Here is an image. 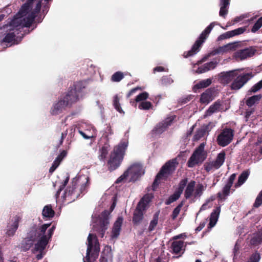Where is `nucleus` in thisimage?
Instances as JSON below:
<instances>
[{"label":"nucleus","mask_w":262,"mask_h":262,"mask_svg":"<svg viewBox=\"0 0 262 262\" xmlns=\"http://www.w3.org/2000/svg\"><path fill=\"white\" fill-rule=\"evenodd\" d=\"M207 68V65L206 63H205L203 66L199 67L196 72L199 74L206 72L208 71V70H206Z\"/></svg>","instance_id":"bf43d9fd"},{"label":"nucleus","mask_w":262,"mask_h":262,"mask_svg":"<svg viewBox=\"0 0 262 262\" xmlns=\"http://www.w3.org/2000/svg\"><path fill=\"white\" fill-rule=\"evenodd\" d=\"M110 144L108 143V142H106L102 146V147L99 149V158L100 160L104 161L106 159L108 151L110 150Z\"/></svg>","instance_id":"7c9ffc66"},{"label":"nucleus","mask_w":262,"mask_h":262,"mask_svg":"<svg viewBox=\"0 0 262 262\" xmlns=\"http://www.w3.org/2000/svg\"><path fill=\"white\" fill-rule=\"evenodd\" d=\"M183 246V241H174L171 244V249L174 253L178 254L182 250Z\"/></svg>","instance_id":"f704fd0d"},{"label":"nucleus","mask_w":262,"mask_h":262,"mask_svg":"<svg viewBox=\"0 0 262 262\" xmlns=\"http://www.w3.org/2000/svg\"><path fill=\"white\" fill-rule=\"evenodd\" d=\"M207 65V69L206 70H211L215 68L216 65L217 64V62L216 61H212L209 62H207L206 63Z\"/></svg>","instance_id":"6e6d98bb"},{"label":"nucleus","mask_w":262,"mask_h":262,"mask_svg":"<svg viewBox=\"0 0 262 262\" xmlns=\"http://www.w3.org/2000/svg\"><path fill=\"white\" fill-rule=\"evenodd\" d=\"M122 222V217H119L117 221L115 222L111 235V239L113 241H114L116 239H117L119 235Z\"/></svg>","instance_id":"4be33fe9"},{"label":"nucleus","mask_w":262,"mask_h":262,"mask_svg":"<svg viewBox=\"0 0 262 262\" xmlns=\"http://www.w3.org/2000/svg\"><path fill=\"white\" fill-rule=\"evenodd\" d=\"M176 167V161L173 160L167 162L161 168L160 171L157 174L156 179L152 184V189L155 190L159 184V181L162 179H165L174 170Z\"/></svg>","instance_id":"1a4fd4ad"},{"label":"nucleus","mask_w":262,"mask_h":262,"mask_svg":"<svg viewBox=\"0 0 262 262\" xmlns=\"http://www.w3.org/2000/svg\"><path fill=\"white\" fill-rule=\"evenodd\" d=\"M173 82V80L170 76H165L162 79V82L163 84H170Z\"/></svg>","instance_id":"5fc2aeb1"},{"label":"nucleus","mask_w":262,"mask_h":262,"mask_svg":"<svg viewBox=\"0 0 262 262\" xmlns=\"http://www.w3.org/2000/svg\"><path fill=\"white\" fill-rule=\"evenodd\" d=\"M262 204V190L260 192L257 198H256L254 206L258 207Z\"/></svg>","instance_id":"3c124183"},{"label":"nucleus","mask_w":262,"mask_h":262,"mask_svg":"<svg viewBox=\"0 0 262 262\" xmlns=\"http://www.w3.org/2000/svg\"><path fill=\"white\" fill-rule=\"evenodd\" d=\"M51 223L42 225L39 228L31 227L27 232L26 237L22 241L20 248L24 251L28 250L33 245L34 247L32 252L36 255L37 259H41L45 254V249L50 240L55 228L53 226L51 228Z\"/></svg>","instance_id":"f257e3e1"},{"label":"nucleus","mask_w":262,"mask_h":262,"mask_svg":"<svg viewBox=\"0 0 262 262\" xmlns=\"http://www.w3.org/2000/svg\"><path fill=\"white\" fill-rule=\"evenodd\" d=\"M249 175L248 171H243L238 177L237 183L235 184L236 187H239L243 184L247 180Z\"/></svg>","instance_id":"e433bc0d"},{"label":"nucleus","mask_w":262,"mask_h":262,"mask_svg":"<svg viewBox=\"0 0 262 262\" xmlns=\"http://www.w3.org/2000/svg\"><path fill=\"white\" fill-rule=\"evenodd\" d=\"M18 223L19 220L18 218L14 219V220H12L11 222L9 223L6 233L8 236H12L14 235L18 228Z\"/></svg>","instance_id":"b1692460"},{"label":"nucleus","mask_w":262,"mask_h":262,"mask_svg":"<svg viewBox=\"0 0 262 262\" xmlns=\"http://www.w3.org/2000/svg\"><path fill=\"white\" fill-rule=\"evenodd\" d=\"M235 70L226 72H222L219 75V80L221 83H228L237 75V71Z\"/></svg>","instance_id":"412c9836"},{"label":"nucleus","mask_w":262,"mask_h":262,"mask_svg":"<svg viewBox=\"0 0 262 262\" xmlns=\"http://www.w3.org/2000/svg\"><path fill=\"white\" fill-rule=\"evenodd\" d=\"M220 211V207H218L211 213L210 218V222L209 224V228H212L215 225L218 220Z\"/></svg>","instance_id":"cd10ccee"},{"label":"nucleus","mask_w":262,"mask_h":262,"mask_svg":"<svg viewBox=\"0 0 262 262\" xmlns=\"http://www.w3.org/2000/svg\"><path fill=\"white\" fill-rule=\"evenodd\" d=\"M124 77L123 74L121 72L115 73L112 76V80L114 82H119Z\"/></svg>","instance_id":"37998d69"},{"label":"nucleus","mask_w":262,"mask_h":262,"mask_svg":"<svg viewBox=\"0 0 262 262\" xmlns=\"http://www.w3.org/2000/svg\"><path fill=\"white\" fill-rule=\"evenodd\" d=\"M238 242H239L238 241H237L236 242V243L235 245V246H234V248L233 250V253L234 254V255H235L237 254V253L239 249V247H240V245L238 244Z\"/></svg>","instance_id":"774afa93"},{"label":"nucleus","mask_w":262,"mask_h":262,"mask_svg":"<svg viewBox=\"0 0 262 262\" xmlns=\"http://www.w3.org/2000/svg\"><path fill=\"white\" fill-rule=\"evenodd\" d=\"M205 144L201 143L195 150L189 158L187 164L188 167H193L195 165L203 162L207 157V154L204 150Z\"/></svg>","instance_id":"9b49d317"},{"label":"nucleus","mask_w":262,"mask_h":262,"mask_svg":"<svg viewBox=\"0 0 262 262\" xmlns=\"http://www.w3.org/2000/svg\"><path fill=\"white\" fill-rule=\"evenodd\" d=\"M225 151H222L217 155L216 159L212 161L215 166V169H219L223 164L225 160Z\"/></svg>","instance_id":"2f4dec72"},{"label":"nucleus","mask_w":262,"mask_h":262,"mask_svg":"<svg viewBox=\"0 0 262 262\" xmlns=\"http://www.w3.org/2000/svg\"><path fill=\"white\" fill-rule=\"evenodd\" d=\"M262 26V16L260 17L256 22L254 24L253 28L251 29V31L253 33L256 32Z\"/></svg>","instance_id":"a18cd8bd"},{"label":"nucleus","mask_w":262,"mask_h":262,"mask_svg":"<svg viewBox=\"0 0 262 262\" xmlns=\"http://www.w3.org/2000/svg\"><path fill=\"white\" fill-rule=\"evenodd\" d=\"M119 100L117 96H115L114 97L113 99V105L115 107V108L120 114H124V112L122 110L121 107L120 106V103H119Z\"/></svg>","instance_id":"ea45409f"},{"label":"nucleus","mask_w":262,"mask_h":262,"mask_svg":"<svg viewBox=\"0 0 262 262\" xmlns=\"http://www.w3.org/2000/svg\"><path fill=\"white\" fill-rule=\"evenodd\" d=\"M222 102L221 100H217L213 104L211 105L206 111L204 118L211 115L212 114L220 112L222 110Z\"/></svg>","instance_id":"5701e85b"},{"label":"nucleus","mask_w":262,"mask_h":262,"mask_svg":"<svg viewBox=\"0 0 262 262\" xmlns=\"http://www.w3.org/2000/svg\"><path fill=\"white\" fill-rule=\"evenodd\" d=\"M113 134V131L110 126H107L103 131L102 137L106 139L108 142L109 140V137Z\"/></svg>","instance_id":"79ce46f5"},{"label":"nucleus","mask_w":262,"mask_h":262,"mask_svg":"<svg viewBox=\"0 0 262 262\" xmlns=\"http://www.w3.org/2000/svg\"><path fill=\"white\" fill-rule=\"evenodd\" d=\"M36 14L27 8V5H23L9 24L4 26V29L6 33L3 39V41L11 44L14 43L16 34H18L20 29L24 27H30Z\"/></svg>","instance_id":"f03ea898"},{"label":"nucleus","mask_w":262,"mask_h":262,"mask_svg":"<svg viewBox=\"0 0 262 262\" xmlns=\"http://www.w3.org/2000/svg\"><path fill=\"white\" fill-rule=\"evenodd\" d=\"M77 181L78 183H82L81 185L80 188L78 189L79 191H80L81 193H82L86 189L87 186L88 185L89 178L85 176H81L79 177Z\"/></svg>","instance_id":"72a5a7b5"},{"label":"nucleus","mask_w":262,"mask_h":262,"mask_svg":"<svg viewBox=\"0 0 262 262\" xmlns=\"http://www.w3.org/2000/svg\"><path fill=\"white\" fill-rule=\"evenodd\" d=\"M219 24L216 22L211 23L201 34L199 38L192 46L191 49L187 52L184 53V56L187 58L196 54L200 50V48L207 38L208 35L210 33L215 25Z\"/></svg>","instance_id":"6e6552de"},{"label":"nucleus","mask_w":262,"mask_h":262,"mask_svg":"<svg viewBox=\"0 0 262 262\" xmlns=\"http://www.w3.org/2000/svg\"><path fill=\"white\" fill-rule=\"evenodd\" d=\"M86 85L87 82L85 80L77 82L67 93H71V92H72L73 96H77V101L79 99L80 97H82V91L86 87Z\"/></svg>","instance_id":"f3484780"},{"label":"nucleus","mask_w":262,"mask_h":262,"mask_svg":"<svg viewBox=\"0 0 262 262\" xmlns=\"http://www.w3.org/2000/svg\"><path fill=\"white\" fill-rule=\"evenodd\" d=\"M256 50L252 47L237 51L234 53L233 57L236 60H243L253 56Z\"/></svg>","instance_id":"dca6fc26"},{"label":"nucleus","mask_w":262,"mask_h":262,"mask_svg":"<svg viewBox=\"0 0 262 262\" xmlns=\"http://www.w3.org/2000/svg\"><path fill=\"white\" fill-rule=\"evenodd\" d=\"M148 97V94L147 92H143L142 93H141L140 94L138 95L136 98V102H142L144 101V100H146Z\"/></svg>","instance_id":"09e8293b"},{"label":"nucleus","mask_w":262,"mask_h":262,"mask_svg":"<svg viewBox=\"0 0 262 262\" xmlns=\"http://www.w3.org/2000/svg\"><path fill=\"white\" fill-rule=\"evenodd\" d=\"M230 0H220L219 6L220 10L219 15L221 17H225L228 12Z\"/></svg>","instance_id":"bb28decb"},{"label":"nucleus","mask_w":262,"mask_h":262,"mask_svg":"<svg viewBox=\"0 0 262 262\" xmlns=\"http://www.w3.org/2000/svg\"><path fill=\"white\" fill-rule=\"evenodd\" d=\"M213 99V91L211 89H207L200 97V102L203 104H208Z\"/></svg>","instance_id":"393cba45"},{"label":"nucleus","mask_w":262,"mask_h":262,"mask_svg":"<svg viewBox=\"0 0 262 262\" xmlns=\"http://www.w3.org/2000/svg\"><path fill=\"white\" fill-rule=\"evenodd\" d=\"M260 94L256 95L249 97L246 101V104L251 107L255 103H257L261 98Z\"/></svg>","instance_id":"c9c22d12"},{"label":"nucleus","mask_w":262,"mask_h":262,"mask_svg":"<svg viewBox=\"0 0 262 262\" xmlns=\"http://www.w3.org/2000/svg\"><path fill=\"white\" fill-rule=\"evenodd\" d=\"M246 29L245 27H241L238 28L237 29H236L235 30L230 31V33L231 35V36H234L236 35H240L242 33H243L245 31Z\"/></svg>","instance_id":"49530a36"},{"label":"nucleus","mask_w":262,"mask_h":262,"mask_svg":"<svg viewBox=\"0 0 262 262\" xmlns=\"http://www.w3.org/2000/svg\"><path fill=\"white\" fill-rule=\"evenodd\" d=\"M144 210L145 209L139 207V205H138L137 208L134 212L133 217V222L135 224L139 223L142 220Z\"/></svg>","instance_id":"c756f323"},{"label":"nucleus","mask_w":262,"mask_h":262,"mask_svg":"<svg viewBox=\"0 0 262 262\" xmlns=\"http://www.w3.org/2000/svg\"><path fill=\"white\" fill-rule=\"evenodd\" d=\"M260 259V255L257 253L255 252L252 254L246 262H259Z\"/></svg>","instance_id":"c03bdc74"},{"label":"nucleus","mask_w":262,"mask_h":262,"mask_svg":"<svg viewBox=\"0 0 262 262\" xmlns=\"http://www.w3.org/2000/svg\"><path fill=\"white\" fill-rule=\"evenodd\" d=\"M214 200V198L213 196L210 198L209 199H208L206 201V202L202 206V207H201V208L200 209V211L206 209L207 208V207H208V206H208V203L209 202H211V201H213Z\"/></svg>","instance_id":"680f3d73"},{"label":"nucleus","mask_w":262,"mask_h":262,"mask_svg":"<svg viewBox=\"0 0 262 262\" xmlns=\"http://www.w3.org/2000/svg\"><path fill=\"white\" fill-rule=\"evenodd\" d=\"M128 144L127 140H123L114 147L107 163L110 170H115L120 166L123 159Z\"/></svg>","instance_id":"7ed1b4c3"},{"label":"nucleus","mask_w":262,"mask_h":262,"mask_svg":"<svg viewBox=\"0 0 262 262\" xmlns=\"http://www.w3.org/2000/svg\"><path fill=\"white\" fill-rule=\"evenodd\" d=\"M262 243V229L259 231L255 236L253 237L250 243L252 245H256Z\"/></svg>","instance_id":"58836bf2"},{"label":"nucleus","mask_w":262,"mask_h":262,"mask_svg":"<svg viewBox=\"0 0 262 262\" xmlns=\"http://www.w3.org/2000/svg\"><path fill=\"white\" fill-rule=\"evenodd\" d=\"M75 185L72 188H68L64 193L63 199L67 201L68 203H71L75 200L79 195V193Z\"/></svg>","instance_id":"6ab92c4d"},{"label":"nucleus","mask_w":262,"mask_h":262,"mask_svg":"<svg viewBox=\"0 0 262 262\" xmlns=\"http://www.w3.org/2000/svg\"><path fill=\"white\" fill-rule=\"evenodd\" d=\"M151 199V196L149 194L144 195L138 203L139 207H141L142 209H145Z\"/></svg>","instance_id":"4c0bfd02"},{"label":"nucleus","mask_w":262,"mask_h":262,"mask_svg":"<svg viewBox=\"0 0 262 262\" xmlns=\"http://www.w3.org/2000/svg\"><path fill=\"white\" fill-rule=\"evenodd\" d=\"M187 179H183L181 181L179 185L178 190L166 200V204L169 205L177 200L182 194L184 187L186 185Z\"/></svg>","instance_id":"a211bd4d"},{"label":"nucleus","mask_w":262,"mask_h":262,"mask_svg":"<svg viewBox=\"0 0 262 262\" xmlns=\"http://www.w3.org/2000/svg\"><path fill=\"white\" fill-rule=\"evenodd\" d=\"M144 173V170L141 164H134L117 179L116 183H119L123 181L135 182L138 180Z\"/></svg>","instance_id":"423d86ee"},{"label":"nucleus","mask_w":262,"mask_h":262,"mask_svg":"<svg viewBox=\"0 0 262 262\" xmlns=\"http://www.w3.org/2000/svg\"><path fill=\"white\" fill-rule=\"evenodd\" d=\"M99 244L96 235L90 233L88 237V248L86 256L83 258V262H93L98 256Z\"/></svg>","instance_id":"0eeeda50"},{"label":"nucleus","mask_w":262,"mask_h":262,"mask_svg":"<svg viewBox=\"0 0 262 262\" xmlns=\"http://www.w3.org/2000/svg\"><path fill=\"white\" fill-rule=\"evenodd\" d=\"M182 206V204H180L173 210L172 214V218L173 220H174L178 216V214L180 213Z\"/></svg>","instance_id":"603ef678"},{"label":"nucleus","mask_w":262,"mask_h":262,"mask_svg":"<svg viewBox=\"0 0 262 262\" xmlns=\"http://www.w3.org/2000/svg\"><path fill=\"white\" fill-rule=\"evenodd\" d=\"M152 105L151 103L149 101H142L141 102L140 104L139 105V108L140 110H149L151 107Z\"/></svg>","instance_id":"de8ad7c7"},{"label":"nucleus","mask_w":262,"mask_h":262,"mask_svg":"<svg viewBox=\"0 0 262 262\" xmlns=\"http://www.w3.org/2000/svg\"><path fill=\"white\" fill-rule=\"evenodd\" d=\"M231 187V186L226 184L223 189L222 192H219L217 193V197L220 200L223 201L226 199V197L230 193Z\"/></svg>","instance_id":"473e14b6"},{"label":"nucleus","mask_w":262,"mask_h":262,"mask_svg":"<svg viewBox=\"0 0 262 262\" xmlns=\"http://www.w3.org/2000/svg\"><path fill=\"white\" fill-rule=\"evenodd\" d=\"M158 222V214L156 213L154 215V217L152 220L151 221L149 227H148V230L149 231H153L156 226L157 225Z\"/></svg>","instance_id":"a19ab883"},{"label":"nucleus","mask_w":262,"mask_h":262,"mask_svg":"<svg viewBox=\"0 0 262 262\" xmlns=\"http://www.w3.org/2000/svg\"><path fill=\"white\" fill-rule=\"evenodd\" d=\"M239 46L238 42H234L228 43L226 45L219 47L214 49L210 53V55H215L217 54H224L231 51H235Z\"/></svg>","instance_id":"2eb2a0df"},{"label":"nucleus","mask_w":262,"mask_h":262,"mask_svg":"<svg viewBox=\"0 0 262 262\" xmlns=\"http://www.w3.org/2000/svg\"><path fill=\"white\" fill-rule=\"evenodd\" d=\"M110 212L107 210L104 211L100 215H98L96 213L92 215V221L93 222V229L96 231L98 235L103 237L108 228L109 224Z\"/></svg>","instance_id":"20e7f679"},{"label":"nucleus","mask_w":262,"mask_h":262,"mask_svg":"<svg viewBox=\"0 0 262 262\" xmlns=\"http://www.w3.org/2000/svg\"><path fill=\"white\" fill-rule=\"evenodd\" d=\"M204 134V130L203 129H199L195 133V134L194 135V136L193 137V140H199L203 136Z\"/></svg>","instance_id":"864d4df0"},{"label":"nucleus","mask_w":262,"mask_h":262,"mask_svg":"<svg viewBox=\"0 0 262 262\" xmlns=\"http://www.w3.org/2000/svg\"><path fill=\"white\" fill-rule=\"evenodd\" d=\"M262 88V80L254 84L250 90V92L255 93Z\"/></svg>","instance_id":"8fccbe9b"},{"label":"nucleus","mask_w":262,"mask_h":262,"mask_svg":"<svg viewBox=\"0 0 262 262\" xmlns=\"http://www.w3.org/2000/svg\"><path fill=\"white\" fill-rule=\"evenodd\" d=\"M205 190V187L202 184H199L195 186V182L190 181L187 185L184 195L186 199H195L200 198Z\"/></svg>","instance_id":"9d476101"},{"label":"nucleus","mask_w":262,"mask_h":262,"mask_svg":"<svg viewBox=\"0 0 262 262\" xmlns=\"http://www.w3.org/2000/svg\"><path fill=\"white\" fill-rule=\"evenodd\" d=\"M77 102V96H73L72 92L67 93L66 95L58 100L55 101L50 109V114L56 116L61 113L65 108Z\"/></svg>","instance_id":"39448f33"},{"label":"nucleus","mask_w":262,"mask_h":262,"mask_svg":"<svg viewBox=\"0 0 262 262\" xmlns=\"http://www.w3.org/2000/svg\"><path fill=\"white\" fill-rule=\"evenodd\" d=\"M78 133L85 139L94 138L97 136V130L95 127L91 125L84 122H81L78 124Z\"/></svg>","instance_id":"f8f14e48"},{"label":"nucleus","mask_w":262,"mask_h":262,"mask_svg":"<svg viewBox=\"0 0 262 262\" xmlns=\"http://www.w3.org/2000/svg\"><path fill=\"white\" fill-rule=\"evenodd\" d=\"M236 178V174L235 173L232 174L229 178L227 184L232 186L233 183Z\"/></svg>","instance_id":"e2e57ef3"},{"label":"nucleus","mask_w":262,"mask_h":262,"mask_svg":"<svg viewBox=\"0 0 262 262\" xmlns=\"http://www.w3.org/2000/svg\"><path fill=\"white\" fill-rule=\"evenodd\" d=\"M67 152L66 150H62L56 158L61 162L63 159L67 156Z\"/></svg>","instance_id":"0e129e2a"},{"label":"nucleus","mask_w":262,"mask_h":262,"mask_svg":"<svg viewBox=\"0 0 262 262\" xmlns=\"http://www.w3.org/2000/svg\"><path fill=\"white\" fill-rule=\"evenodd\" d=\"M205 169L209 172L213 169H215V166L212 161L208 163L205 165Z\"/></svg>","instance_id":"4d7b16f0"},{"label":"nucleus","mask_w":262,"mask_h":262,"mask_svg":"<svg viewBox=\"0 0 262 262\" xmlns=\"http://www.w3.org/2000/svg\"><path fill=\"white\" fill-rule=\"evenodd\" d=\"M253 75L251 72L243 73L235 76L231 85L232 90H238L242 88L252 77Z\"/></svg>","instance_id":"ddd939ff"},{"label":"nucleus","mask_w":262,"mask_h":262,"mask_svg":"<svg viewBox=\"0 0 262 262\" xmlns=\"http://www.w3.org/2000/svg\"><path fill=\"white\" fill-rule=\"evenodd\" d=\"M254 110L253 108H250V110H248L246 112L245 117L247 119H248L251 114H252L254 112Z\"/></svg>","instance_id":"338daca9"},{"label":"nucleus","mask_w":262,"mask_h":262,"mask_svg":"<svg viewBox=\"0 0 262 262\" xmlns=\"http://www.w3.org/2000/svg\"><path fill=\"white\" fill-rule=\"evenodd\" d=\"M211 78L202 80L193 85V90L194 92H196L199 89L208 87L211 84Z\"/></svg>","instance_id":"c85d7f7f"},{"label":"nucleus","mask_w":262,"mask_h":262,"mask_svg":"<svg viewBox=\"0 0 262 262\" xmlns=\"http://www.w3.org/2000/svg\"><path fill=\"white\" fill-rule=\"evenodd\" d=\"M230 37H232L230 32L228 31L220 35L218 37V39L221 40Z\"/></svg>","instance_id":"13d9d810"},{"label":"nucleus","mask_w":262,"mask_h":262,"mask_svg":"<svg viewBox=\"0 0 262 262\" xmlns=\"http://www.w3.org/2000/svg\"><path fill=\"white\" fill-rule=\"evenodd\" d=\"M233 137V130L230 128H225L218 136L217 143L220 146L224 147L231 142Z\"/></svg>","instance_id":"4468645a"},{"label":"nucleus","mask_w":262,"mask_h":262,"mask_svg":"<svg viewBox=\"0 0 262 262\" xmlns=\"http://www.w3.org/2000/svg\"><path fill=\"white\" fill-rule=\"evenodd\" d=\"M162 71H165V72H167L168 71V69H165L164 68V67H157L156 68H155L154 69V73L156 72H162Z\"/></svg>","instance_id":"69168bd1"},{"label":"nucleus","mask_w":262,"mask_h":262,"mask_svg":"<svg viewBox=\"0 0 262 262\" xmlns=\"http://www.w3.org/2000/svg\"><path fill=\"white\" fill-rule=\"evenodd\" d=\"M174 117L170 116L166 118L163 121L158 124L155 128L154 132L156 135H160L164 132L171 125L173 121Z\"/></svg>","instance_id":"aec40b11"},{"label":"nucleus","mask_w":262,"mask_h":262,"mask_svg":"<svg viewBox=\"0 0 262 262\" xmlns=\"http://www.w3.org/2000/svg\"><path fill=\"white\" fill-rule=\"evenodd\" d=\"M69 178L68 177H67L66 178V179L64 180L63 184L61 186H60L59 189L57 191L56 194V197H57V196L59 194V192L63 189V188L65 187V186L67 184V183L69 181Z\"/></svg>","instance_id":"052dcab7"},{"label":"nucleus","mask_w":262,"mask_h":262,"mask_svg":"<svg viewBox=\"0 0 262 262\" xmlns=\"http://www.w3.org/2000/svg\"><path fill=\"white\" fill-rule=\"evenodd\" d=\"M55 212L51 205H46L42 210V218L45 220H50L54 217Z\"/></svg>","instance_id":"a878e982"}]
</instances>
